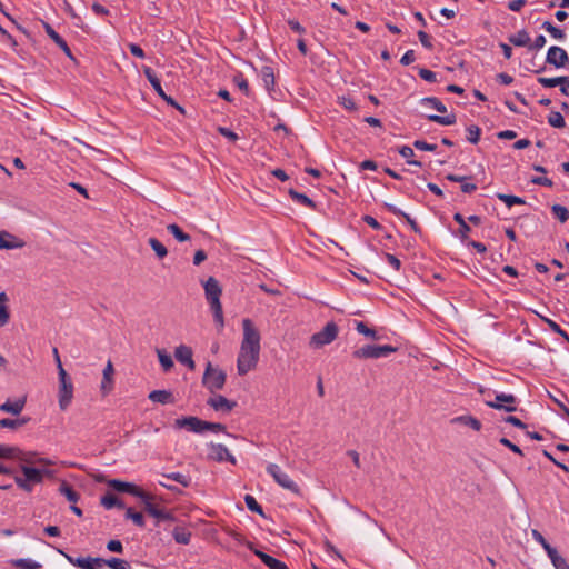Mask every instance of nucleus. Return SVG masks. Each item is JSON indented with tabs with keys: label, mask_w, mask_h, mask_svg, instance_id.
<instances>
[{
	"label": "nucleus",
	"mask_w": 569,
	"mask_h": 569,
	"mask_svg": "<svg viewBox=\"0 0 569 569\" xmlns=\"http://www.w3.org/2000/svg\"><path fill=\"white\" fill-rule=\"evenodd\" d=\"M243 338L237 359V370L240 376L256 369L260 356V332L249 318L242 320Z\"/></svg>",
	"instance_id": "f257e3e1"
},
{
	"label": "nucleus",
	"mask_w": 569,
	"mask_h": 569,
	"mask_svg": "<svg viewBox=\"0 0 569 569\" xmlns=\"http://www.w3.org/2000/svg\"><path fill=\"white\" fill-rule=\"evenodd\" d=\"M203 289L206 299L213 313L214 322L217 323L218 330L221 331L224 327L223 310L220 301L222 288L216 278L209 277L208 280L203 282Z\"/></svg>",
	"instance_id": "f03ea898"
},
{
	"label": "nucleus",
	"mask_w": 569,
	"mask_h": 569,
	"mask_svg": "<svg viewBox=\"0 0 569 569\" xmlns=\"http://www.w3.org/2000/svg\"><path fill=\"white\" fill-rule=\"evenodd\" d=\"M226 379L227 376L221 369L214 368L211 362L207 363L202 383L210 392L214 393L217 390H221Z\"/></svg>",
	"instance_id": "7ed1b4c3"
},
{
	"label": "nucleus",
	"mask_w": 569,
	"mask_h": 569,
	"mask_svg": "<svg viewBox=\"0 0 569 569\" xmlns=\"http://www.w3.org/2000/svg\"><path fill=\"white\" fill-rule=\"evenodd\" d=\"M398 350L397 347H392L390 345L386 346H373L367 345L363 346L352 352L353 358L356 359H378L382 357H388L390 353H393Z\"/></svg>",
	"instance_id": "20e7f679"
},
{
	"label": "nucleus",
	"mask_w": 569,
	"mask_h": 569,
	"mask_svg": "<svg viewBox=\"0 0 569 569\" xmlns=\"http://www.w3.org/2000/svg\"><path fill=\"white\" fill-rule=\"evenodd\" d=\"M59 408L64 411L73 398V383L64 369L59 372Z\"/></svg>",
	"instance_id": "39448f33"
},
{
	"label": "nucleus",
	"mask_w": 569,
	"mask_h": 569,
	"mask_svg": "<svg viewBox=\"0 0 569 569\" xmlns=\"http://www.w3.org/2000/svg\"><path fill=\"white\" fill-rule=\"evenodd\" d=\"M267 472L280 487L295 495H300V487L278 465L269 463L267 466Z\"/></svg>",
	"instance_id": "423d86ee"
},
{
	"label": "nucleus",
	"mask_w": 569,
	"mask_h": 569,
	"mask_svg": "<svg viewBox=\"0 0 569 569\" xmlns=\"http://www.w3.org/2000/svg\"><path fill=\"white\" fill-rule=\"evenodd\" d=\"M147 498H141V501L144 506V510L153 517L157 521L156 525L159 526L162 521H173L174 517L171 511L159 508L157 505L152 502L153 496L146 492Z\"/></svg>",
	"instance_id": "0eeeda50"
},
{
	"label": "nucleus",
	"mask_w": 569,
	"mask_h": 569,
	"mask_svg": "<svg viewBox=\"0 0 569 569\" xmlns=\"http://www.w3.org/2000/svg\"><path fill=\"white\" fill-rule=\"evenodd\" d=\"M339 329L335 322H328L323 329L315 335L310 339V345L320 348L331 343L338 336Z\"/></svg>",
	"instance_id": "6e6552de"
},
{
	"label": "nucleus",
	"mask_w": 569,
	"mask_h": 569,
	"mask_svg": "<svg viewBox=\"0 0 569 569\" xmlns=\"http://www.w3.org/2000/svg\"><path fill=\"white\" fill-rule=\"evenodd\" d=\"M517 399L513 395L498 393L493 400H486V405L490 408L505 410L507 412L516 411Z\"/></svg>",
	"instance_id": "1a4fd4ad"
},
{
	"label": "nucleus",
	"mask_w": 569,
	"mask_h": 569,
	"mask_svg": "<svg viewBox=\"0 0 569 569\" xmlns=\"http://www.w3.org/2000/svg\"><path fill=\"white\" fill-rule=\"evenodd\" d=\"M108 486L118 492H127V493H130L139 499L147 498L146 491H143L140 487H138L131 482L112 479V480L108 481Z\"/></svg>",
	"instance_id": "9d476101"
},
{
	"label": "nucleus",
	"mask_w": 569,
	"mask_h": 569,
	"mask_svg": "<svg viewBox=\"0 0 569 569\" xmlns=\"http://www.w3.org/2000/svg\"><path fill=\"white\" fill-rule=\"evenodd\" d=\"M546 62L555 66L556 68H563L569 62V57L565 49L558 46H552L547 52Z\"/></svg>",
	"instance_id": "9b49d317"
},
{
	"label": "nucleus",
	"mask_w": 569,
	"mask_h": 569,
	"mask_svg": "<svg viewBox=\"0 0 569 569\" xmlns=\"http://www.w3.org/2000/svg\"><path fill=\"white\" fill-rule=\"evenodd\" d=\"M21 472L24 477V480L33 489L34 485L41 483L43 481L44 475H49L50 472L44 469H37L30 466H21Z\"/></svg>",
	"instance_id": "f8f14e48"
},
{
	"label": "nucleus",
	"mask_w": 569,
	"mask_h": 569,
	"mask_svg": "<svg viewBox=\"0 0 569 569\" xmlns=\"http://www.w3.org/2000/svg\"><path fill=\"white\" fill-rule=\"evenodd\" d=\"M24 241L8 231H0V249L12 250L24 247Z\"/></svg>",
	"instance_id": "ddd939ff"
},
{
	"label": "nucleus",
	"mask_w": 569,
	"mask_h": 569,
	"mask_svg": "<svg viewBox=\"0 0 569 569\" xmlns=\"http://www.w3.org/2000/svg\"><path fill=\"white\" fill-rule=\"evenodd\" d=\"M207 403L216 411L230 412L237 403L227 399L224 396L216 395L208 399Z\"/></svg>",
	"instance_id": "4468645a"
},
{
	"label": "nucleus",
	"mask_w": 569,
	"mask_h": 569,
	"mask_svg": "<svg viewBox=\"0 0 569 569\" xmlns=\"http://www.w3.org/2000/svg\"><path fill=\"white\" fill-rule=\"evenodd\" d=\"M176 428L187 429L189 431L201 433V427L203 426V420L197 417H182L174 421Z\"/></svg>",
	"instance_id": "2eb2a0df"
},
{
	"label": "nucleus",
	"mask_w": 569,
	"mask_h": 569,
	"mask_svg": "<svg viewBox=\"0 0 569 569\" xmlns=\"http://www.w3.org/2000/svg\"><path fill=\"white\" fill-rule=\"evenodd\" d=\"M192 349L186 345H180L174 350L176 359L180 363L186 365L190 370H193L196 367V363L192 359Z\"/></svg>",
	"instance_id": "dca6fc26"
},
{
	"label": "nucleus",
	"mask_w": 569,
	"mask_h": 569,
	"mask_svg": "<svg viewBox=\"0 0 569 569\" xmlns=\"http://www.w3.org/2000/svg\"><path fill=\"white\" fill-rule=\"evenodd\" d=\"M43 28L46 33L52 39V41L66 53L67 57H69L71 60H74V57L72 56V52L68 46V43L64 41L62 37L59 36L54 31V29L47 22H43Z\"/></svg>",
	"instance_id": "f3484780"
},
{
	"label": "nucleus",
	"mask_w": 569,
	"mask_h": 569,
	"mask_svg": "<svg viewBox=\"0 0 569 569\" xmlns=\"http://www.w3.org/2000/svg\"><path fill=\"white\" fill-rule=\"evenodd\" d=\"M210 457L219 462L221 461H230L232 465H236V458L231 455L229 449L221 443L212 445Z\"/></svg>",
	"instance_id": "a211bd4d"
},
{
	"label": "nucleus",
	"mask_w": 569,
	"mask_h": 569,
	"mask_svg": "<svg viewBox=\"0 0 569 569\" xmlns=\"http://www.w3.org/2000/svg\"><path fill=\"white\" fill-rule=\"evenodd\" d=\"M26 402V397H21L14 401L7 400L6 402L0 405V410L7 413H11L13 416H18L24 409Z\"/></svg>",
	"instance_id": "6ab92c4d"
},
{
	"label": "nucleus",
	"mask_w": 569,
	"mask_h": 569,
	"mask_svg": "<svg viewBox=\"0 0 569 569\" xmlns=\"http://www.w3.org/2000/svg\"><path fill=\"white\" fill-rule=\"evenodd\" d=\"M113 373H114V369H113V365L112 362L109 360L103 369V378H102V382H101V392L103 396L108 395L111 390H112V387H113V380H112V377H113Z\"/></svg>",
	"instance_id": "aec40b11"
},
{
	"label": "nucleus",
	"mask_w": 569,
	"mask_h": 569,
	"mask_svg": "<svg viewBox=\"0 0 569 569\" xmlns=\"http://www.w3.org/2000/svg\"><path fill=\"white\" fill-rule=\"evenodd\" d=\"M253 552L269 569H288L284 562L271 557L263 551L256 549Z\"/></svg>",
	"instance_id": "412c9836"
},
{
	"label": "nucleus",
	"mask_w": 569,
	"mask_h": 569,
	"mask_svg": "<svg viewBox=\"0 0 569 569\" xmlns=\"http://www.w3.org/2000/svg\"><path fill=\"white\" fill-rule=\"evenodd\" d=\"M9 297L2 291L0 292V328L6 327L10 322Z\"/></svg>",
	"instance_id": "4be33fe9"
},
{
	"label": "nucleus",
	"mask_w": 569,
	"mask_h": 569,
	"mask_svg": "<svg viewBox=\"0 0 569 569\" xmlns=\"http://www.w3.org/2000/svg\"><path fill=\"white\" fill-rule=\"evenodd\" d=\"M450 422L451 425H462L469 427L476 431H479L482 426L480 420L469 415L455 417L450 420Z\"/></svg>",
	"instance_id": "5701e85b"
},
{
	"label": "nucleus",
	"mask_w": 569,
	"mask_h": 569,
	"mask_svg": "<svg viewBox=\"0 0 569 569\" xmlns=\"http://www.w3.org/2000/svg\"><path fill=\"white\" fill-rule=\"evenodd\" d=\"M148 398L153 402L162 405L174 402L172 393L168 390H153L149 393Z\"/></svg>",
	"instance_id": "b1692460"
},
{
	"label": "nucleus",
	"mask_w": 569,
	"mask_h": 569,
	"mask_svg": "<svg viewBox=\"0 0 569 569\" xmlns=\"http://www.w3.org/2000/svg\"><path fill=\"white\" fill-rule=\"evenodd\" d=\"M36 457H37L36 452H31V451L23 452L20 449V455L18 456L17 459L22 462H26V463H40V465H44V466L52 465V462L47 458H36Z\"/></svg>",
	"instance_id": "393cba45"
},
{
	"label": "nucleus",
	"mask_w": 569,
	"mask_h": 569,
	"mask_svg": "<svg viewBox=\"0 0 569 569\" xmlns=\"http://www.w3.org/2000/svg\"><path fill=\"white\" fill-rule=\"evenodd\" d=\"M173 539L177 543L188 545L191 539V532L184 527H174L172 531Z\"/></svg>",
	"instance_id": "a878e982"
},
{
	"label": "nucleus",
	"mask_w": 569,
	"mask_h": 569,
	"mask_svg": "<svg viewBox=\"0 0 569 569\" xmlns=\"http://www.w3.org/2000/svg\"><path fill=\"white\" fill-rule=\"evenodd\" d=\"M508 39L513 46L529 48L530 37L526 30H520L517 33L510 36Z\"/></svg>",
	"instance_id": "bb28decb"
},
{
	"label": "nucleus",
	"mask_w": 569,
	"mask_h": 569,
	"mask_svg": "<svg viewBox=\"0 0 569 569\" xmlns=\"http://www.w3.org/2000/svg\"><path fill=\"white\" fill-rule=\"evenodd\" d=\"M143 73L147 77V79L149 80V82L152 86V88L154 89V91L159 96H163V89L161 87V82L158 79V77L156 76V73L153 72V70L150 67H144Z\"/></svg>",
	"instance_id": "cd10ccee"
},
{
	"label": "nucleus",
	"mask_w": 569,
	"mask_h": 569,
	"mask_svg": "<svg viewBox=\"0 0 569 569\" xmlns=\"http://www.w3.org/2000/svg\"><path fill=\"white\" fill-rule=\"evenodd\" d=\"M386 208L388 209L389 212H391V213H393V214H396L398 217L405 218L407 220V222L410 224L411 229L415 232H418L420 230V228L417 224V222L413 219H411L409 214L405 213L403 211H401L396 206L386 203Z\"/></svg>",
	"instance_id": "c85d7f7f"
},
{
	"label": "nucleus",
	"mask_w": 569,
	"mask_h": 569,
	"mask_svg": "<svg viewBox=\"0 0 569 569\" xmlns=\"http://www.w3.org/2000/svg\"><path fill=\"white\" fill-rule=\"evenodd\" d=\"M289 196L296 202H298V203H300L302 206H306V207H308L310 209H316V203L313 202V200H311L305 193H300V192L296 191L295 189H290L289 190Z\"/></svg>",
	"instance_id": "c756f323"
},
{
	"label": "nucleus",
	"mask_w": 569,
	"mask_h": 569,
	"mask_svg": "<svg viewBox=\"0 0 569 569\" xmlns=\"http://www.w3.org/2000/svg\"><path fill=\"white\" fill-rule=\"evenodd\" d=\"M29 420H30V418H28V417H22V418H18V419L4 418V419L0 420V428H9V429L16 430V429L24 426L26 423H28Z\"/></svg>",
	"instance_id": "7c9ffc66"
},
{
	"label": "nucleus",
	"mask_w": 569,
	"mask_h": 569,
	"mask_svg": "<svg viewBox=\"0 0 569 569\" xmlns=\"http://www.w3.org/2000/svg\"><path fill=\"white\" fill-rule=\"evenodd\" d=\"M59 492L63 495L70 502L76 503L79 500V493L66 481L59 487Z\"/></svg>",
	"instance_id": "2f4dec72"
},
{
	"label": "nucleus",
	"mask_w": 569,
	"mask_h": 569,
	"mask_svg": "<svg viewBox=\"0 0 569 569\" xmlns=\"http://www.w3.org/2000/svg\"><path fill=\"white\" fill-rule=\"evenodd\" d=\"M162 477L173 480L183 486L184 488H188L191 485V477L189 475H184L181 472L163 473Z\"/></svg>",
	"instance_id": "473e14b6"
},
{
	"label": "nucleus",
	"mask_w": 569,
	"mask_h": 569,
	"mask_svg": "<svg viewBox=\"0 0 569 569\" xmlns=\"http://www.w3.org/2000/svg\"><path fill=\"white\" fill-rule=\"evenodd\" d=\"M100 503L106 508V509H112L114 507L117 508H123L124 505L122 503L121 500L118 499L117 496L112 495V493H107L104 495L101 500H100Z\"/></svg>",
	"instance_id": "72a5a7b5"
},
{
	"label": "nucleus",
	"mask_w": 569,
	"mask_h": 569,
	"mask_svg": "<svg viewBox=\"0 0 569 569\" xmlns=\"http://www.w3.org/2000/svg\"><path fill=\"white\" fill-rule=\"evenodd\" d=\"M157 355L162 369L166 372L170 371L174 366L171 356L163 349H157Z\"/></svg>",
	"instance_id": "f704fd0d"
},
{
	"label": "nucleus",
	"mask_w": 569,
	"mask_h": 569,
	"mask_svg": "<svg viewBox=\"0 0 569 569\" xmlns=\"http://www.w3.org/2000/svg\"><path fill=\"white\" fill-rule=\"evenodd\" d=\"M547 555L556 569H569L567 560L555 548Z\"/></svg>",
	"instance_id": "c9c22d12"
},
{
	"label": "nucleus",
	"mask_w": 569,
	"mask_h": 569,
	"mask_svg": "<svg viewBox=\"0 0 569 569\" xmlns=\"http://www.w3.org/2000/svg\"><path fill=\"white\" fill-rule=\"evenodd\" d=\"M20 455V448L0 443V458L17 459Z\"/></svg>",
	"instance_id": "e433bc0d"
},
{
	"label": "nucleus",
	"mask_w": 569,
	"mask_h": 569,
	"mask_svg": "<svg viewBox=\"0 0 569 569\" xmlns=\"http://www.w3.org/2000/svg\"><path fill=\"white\" fill-rule=\"evenodd\" d=\"M11 563L13 567H16L18 569H40L41 568V563H39L32 559H28V558L12 560Z\"/></svg>",
	"instance_id": "4c0bfd02"
},
{
	"label": "nucleus",
	"mask_w": 569,
	"mask_h": 569,
	"mask_svg": "<svg viewBox=\"0 0 569 569\" xmlns=\"http://www.w3.org/2000/svg\"><path fill=\"white\" fill-rule=\"evenodd\" d=\"M167 230L179 241L186 242L190 240V236L176 223H170L167 226Z\"/></svg>",
	"instance_id": "58836bf2"
},
{
	"label": "nucleus",
	"mask_w": 569,
	"mask_h": 569,
	"mask_svg": "<svg viewBox=\"0 0 569 569\" xmlns=\"http://www.w3.org/2000/svg\"><path fill=\"white\" fill-rule=\"evenodd\" d=\"M453 219L456 222L459 223V234H460L461 240L465 241L468 238V234L471 229L467 224V222L461 213H459V212L455 213Z\"/></svg>",
	"instance_id": "ea45409f"
},
{
	"label": "nucleus",
	"mask_w": 569,
	"mask_h": 569,
	"mask_svg": "<svg viewBox=\"0 0 569 569\" xmlns=\"http://www.w3.org/2000/svg\"><path fill=\"white\" fill-rule=\"evenodd\" d=\"M428 120L439 123L441 126H451L456 123V116L453 113L448 116L430 114L428 116Z\"/></svg>",
	"instance_id": "a19ab883"
},
{
	"label": "nucleus",
	"mask_w": 569,
	"mask_h": 569,
	"mask_svg": "<svg viewBox=\"0 0 569 569\" xmlns=\"http://www.w3.org/2000/svg\"><path fill=\"white\" fill-rule=\"evenodd\" d=\"M421 104L423 106H430L431 108L436 109L437 111L445 113L447 112L446 106L437 98L435 97H427L421 99Z\"/></svg>",
	"instance_id": "79ce46f5"
},
{
	"label": "nucleus",
	"mask_w": 569,
	"mask_h": 569,
	"mask_svg": "<svg viewBox=\"0 0 569 569\" xmlns=\"http://www.w3.org/2000/svg\"><path fill=\"white\" fill-rule=\"evenodd\" d=\"M551 212L561 223L567 222L569 219V210L561 204H553Z\"/></svg>",
	"instance_id": "37998d69"
},
{
	"label": "nucleus",
	"mask_w": 569,
	"mask_h": 569,
	"mask_svg": "<svg viewBox=\"0 0 569 569\" xmlns=\"http://www.w3.org/2000/svg\"><path fill=\"white\" fill-rule=\"evenodd\" d=\"M261 76H262V80H263V83H264L266 88L268 90L273 89V87H274V74H273L272 68L263 67L261 69Z\"/></svg>",
	"instance_id": "c03bdc74"
},
{
	"label": "nucleus",
	"mask_w": 569,
	"mask_h": 569,
	"mask_svg": "<svg viewBox=\"0 0 569 569\" xmlns=\"http://www.w3.org/2000/svg\"><path fill=\"white\" fill-rule=\"evenodd\" d=\"M148 242L159 259H163L168 254L167 248L158 239L150 238Z\"/></svg>",
	"instance_id": "a18cd8bd"
},
{
	"label": "nucleus",
	"mask_w": 569,
	"mask_h": 569,
	"mask_svg": "<svg viewBox=\"0 0 569 569\" xmlns=\"http://www.w3.org/2000/svg\"><path fill=\"white\" fill-rule=\"evenodd\" d=\"M356 330H357L359 333H361V335H363V336H366V337H368V338H371V339H373V340H378V339H379V336L377 335L376 330H373V329L369 328V327H368L365 322H362V321H357V322H356Z\"/></svg>",
	"instance_id": "49530a36"
},
{
	"label": "nucleus",
	"mask_w": 569,
	"mask_h": 569,
	"mask_svg": "<svg viewBox=\"0 0 569 569\" xmlns=\"http://www.w3.org/2000/svg\"><path fill=\"white\" fill-rule=\"evenodd\" d=\"M497 198L499 200H501L502 202H505V204L508 208H510V207H512L515 204H525V200L522 198H520V197H517V196L498 193Z\"/></svg>",
	"instance_id": "de8ad7c7"
},
{
	"label": "nucleus",
	"mask_w": 569,
	"mask_h": 569,
	"mask_svg": "<svg viewBox=\"0 0 569 569\" xmlns=\"http://www.w3.org/2000/svg\"><path fill=\"white\" fill-rule=\"evenodd\" d=\"M104 567H109L111 569H131L130 563L120 558H111L109 560L104 559Z\"/></svg>",
	"instance_id": "09e8293b"
},
{
	"label": "nucleus",
	"mask_w": 569,
	"mask_h": 569,
	"mask_svg": "<svg viewBox=\"0 0 569 569\" xmlns=\"http://www.w3.org/2000/svg\"><path fill=\"white\" fill-rule=\"evenodd\" d=\"M541 27L557 40H562L565 38V32L561 29L555 27L550 21H545Z\"/></svg>",
	"instance_id": "8fccbe9b"
},
{
	"label": "nucleus",
	"mask_w": 569,
	"mask_h": 569,
	"mask_svg": "<svg viewBox=\"0 0 569 569\" xmlns=\"http://www.w3.org/2000/svg\"><path fill=\"white\" fill-rule=\"evenodd\" d=\"M244 502H246V506L247 508L252 511V512H256L260 516H264L263 513V510H262V507L257 502L256 498L251 495H246L244 496Z\"/></svg>",
	"instance_id": "3c124183"
},
{
	"label": "nucleus",
	"mask_w": 569,
	"mask_h": 569,
	"mask_svg": "<svg viewBox=\"0 0 569 569\" xmlns=\"http://www.w3.org/2000/svg\"><path fill=\"white\" fill-rule=\"evenodd\" d=\"M548 123L553 128H563L566 126L562 114L558 111H551L548 116Z\"/></svg>",
	"instance_id": "603ef678"
},
{
	"label": "nucleus",
	"mask_w": 569,
	"mask_h": 569,
	"mask_svg": "<svg viewBox=\"0 0 569 569\" xmlns=\"http://www.w3.org/2000/svg\"><path fill=\"white\" fill-rule=\"evenodd\" d=\"M126 518L132 520L133 523L140 528L144 527V518L142 513L134 511L132 508L127 509Z\"/></svg>",
	"instance_id": "864d4df0"
},
{
	"label": "nucleus",
	"mask_w": 569,
	"mask_h": 569,
	"mask_svg": "<svg viewBox=\"0 0 569 569\" xmlns=\"http://www.w3.org/2000/svg\"><path fill=\"white\" fill-rule=\"evenodd\" d=\"M467 140L473 144L478 143L481 134V129L478 126H469L467 128Z\"/></svg>",
	"instance_id": "5fc2aeb1"
},
{
	"label": "nucleus",
	"mask_w": 569,
	"mask_h": 569,
	"mask_svg": "<svg viewBox=\"0 0 569 569\" xmlns=\"http://www.w3.org/2000/svg\"><path fill=\"white\" fill-rule=\"evenodd\" d=\"M538 82L543 86L545 88H553L559 86L561 82H565V77H557V78H545L540 77L538 78Z\"/></svg>",
	"instance_id": "6e6d98bb"
},
{
	"label": "nucleus",
	"mask_w": 569,
	"mask_h": 569,
	"mask_svg": "<svg viewBox=\"0 0 569 569\" xmlns=\"http://www.w3.org/2000/svg\"><path fill=\"white\" fill-rule=\"evenodd\" d=\"M83 569H104V559L86 557Z\"/></svg>",
	"instance_id": "4d7b16f0"
},
{
	"label": "nucleus",
	"mask_w": 569,
	"mask_h": 569,
	"mask_svg": "<svg viewBox=\"0 0 569 569\" xmlns=\"http://www.w3.org/2000/svg\"><path fill=\"white\" fill-rule=\"evenodd\" d=\"M399 153L408 159V163L409 164H413V166H418V167H421V162L420 161H416V160H410L413 156H415V152L412 150V148L408 147V146H402L399 150Z\"/></svg>",
	"instance_id": "13d9d810"
},
{
	"label": "nucleus",
	"mask_w": 569,
	"mask_h": 569,
	"mask_svg": "<svg viewBox=\"0 0 569 569\" xmlns=\"http://www.w3.org/2000/svg\"><path fill=\"white\" fill-rule=\"evenodd\" d=\"M226 430V427L222 423L218 422H209L203 420V426L201 427V433L204 431L212 432H222Z\"/></svg>",
	"instance_id": "bf43d9fd"
},
{
	"label": "nucleus",
	"mask_w": 569,
	"mask_h": 569,
	"mask_svg": "<svg viewBox=\"0 0 569 569\" xmlns=\"http://www.w3.org/2000/svg\"><path fill=\"white\" fill-rule=\"evenodd\" d=\"M532 535V538L542 546V548L545 549V551L548 553L550 552L553 547L550 546V543L545 539V537L536 529L532 530L531 532Z\"/></svg>",
	"instance_id": "052dcab7"
},
{
	"label": "nucleus",
	"mask_w": 569,
	"mask_h": 569,
	"mask_svg": "<svg viewBox=\"0 0 569 569\" xmlns=\"http://www.w3.org/2000/svg\"><path fill=\"white\" fill-rule=\"evenodd\" d=\"M339 104L342 106L348 111H356L358 109L356 102L351 97H339Z\"/></svg>",
	"instance_id": "680f3d73"
},
{
	"label": "nucleus",
	"mask_w": 569,
	"mask_h": 569,
	"mask_svg": "<svg viewBox=\"0 0 569 569\" xmlns=\"http://www.w3.org/2000/svg\"><path fill=\"white\" fill-rule=\"evenodd\" d=\"M546 323L553 332L558 333L569 342L568 333L565 330H562L557 322H555L553 320H546Z\"/></svg>",
	"instance_id": "e2e57ef3"
},
{
	"label": "nucleus",
	"mask_w": 569,
	"mask_h": 569,
	"mask_svg": "<svg viewBox=\"0 0 569 569\" xmlns=\"http://www.w3.org/2000/svg\"><path fill=\"white\" fill-rule=\"evenodd\" d=\"M415 148L422 151H436L437 144L428 143L423 140H416L413 142Z\"/></svg>",
	"instance_id": "0e129e2a"
},
{
	"label": "nucleus",
	"mask_w": 569,
	"mask_h": 569,
	"mask_svg": "<svg viewBox=\"0 0 569 569\" xmlns=\"http://www.w3.org/2000/svg\"><path fill=\"white\" fill-rule=\"evenodd\" d=\"M419 76L421 79L428 81V82H436V73L429 69L421 68L419 70Z\"/></svg>",
	"instance_id": "69168bd1"
},
{
	"label": "nucleus",
	"mask_w": 569,
	"mask_h": 569,
	"mask_svg": "<svg viewBox=\"0 0 569 569\" xmlns=\"http://www.w3.org/2000/svg\"><path fill=\"white\" fill-rule=\"evenodd\" d=\"M107 549L111 552L121 553L123 551V546L120 540H110L107 543Z\"/></svg>",
	"instance_id": "338daca9"
},
{
	"label": "nucleus",
	"mask_w": 569,
	"mask_h": 569,
	"mask_svg": "<svg viewBox=\"0 0 569 569\" xmlns=\"http://www.w3.org/2000/svg\"><path fill=\"white\" fill-rule=\"evenodd\" d=\"M499 442L503 446H506L507 448H509L511 451H513L515 453L519 455V456H523V452L522 450L515 443H512L509 439L507 438H501L499 440Z\"/></svg>",
	"instance_id": "774afa93"
}]
</instances>
